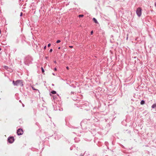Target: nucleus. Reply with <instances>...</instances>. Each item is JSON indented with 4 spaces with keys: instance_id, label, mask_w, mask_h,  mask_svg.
<instances>
[{
    "instance_id": "nucleus-1",
    "label": "nucleus",
    "mask_w": 156,
    "mask_h": 156,
    "mask_svg": "<svg viewBox=\"0 0 156 156\" xmlns=\"http://www.w3.org/2000/svg\"><path fill=\"white\" fill-rule=\"evenodd\" d=\"M87 120H90V122L92 123L95 122H98L99 121L98 119L94 117H91L90 119L83 120L80 123L81 128L83 129H85L87 128L86 126Z\"/></svg>"
},
{
    "instance_id": "nucleus-2",
    "label": "nucleus",
    "mask_w": 156,
    "mask_h": 156,
    "mask_svg": "<svg viewBox=\"0 0 156 156\" xmlns=\"http://www.w3.org/2000/svg\"><path fill=\"white\" fill-rule=\"evenodd\" d=\"M33 58L31 56H27L25 58L24 62L26 65L29 66L30 64L32 63Z\"/></svg>"
},
{
    "instance_id": "nucleus-3",
    "label": "nucleus",
    "mask_w": 156,
    "mask_h": 156,
    "mask_svg": "<svg viewBox=\"0 0 156 156\" xmlns=\"http://www.w3.org/2000/svg\"><path fill=\"white\" fill-rule=\"evenodd\" d=\"M12 83L14 86H19L21 87L23 85V80H18L16 81L13 80Z\"/></svg>"
},
{
    "instance_id": "nucleus-4",
    "label": "nucleus",
    "mask_w": 156,
    "mask_h": 156,
    "mask_svg": "<svg viewBox=\"0 0 156 156\" xmlns=\"http://www.w3.org/2000/svg\"><path fill=\"white\" fill-rule=\"evenodd\" d=\"M142 9L141 7L138 8L136 10V13L138 17H140L141 15Z\"/></svg>"
},
{
    "instance_id": "nucleus-5",
    "label": "nucleus",
    "mask_w": 156,
    "mask_h": 156,
    "mask_svg": "<svg viewBox=\"0 0 156 156\" xmlns=\"http://www.w3.org/2000/svg\"><path fill=\"white\" fill-rule=\"evenodd\" d=\"M96 106L93 108V109L99 110L101 106V105L99 101H97L96 102Z\"/></svg>"
},
{
    "instance_id": "nucleus-6",
    "label": "nucleus",
    "mask_w": 156,
    "mask_h": 156,
    "mask_svg": "<svg viewBox=\"0 0 156 156\" xmlns=\"http://www.w3.org/2000/svg\"><path fill=\"white\" fill-rule=\"evenodd\" d=\"M14 141V138L13 136H10L8 137L7 139L8 143L10 144L12 143Z\"/></svg>"
},
{
    "instance_id": "nucleus-7",
    "label": "nucleus",
    "mask_w": 156,
    "mask_h": 156,
    "mask_svg": "<svg viewBox=\"0 0 156 156\" xmlns=\"http://www.w3.org/2000/svg\"><path fill=\"white\" fill-rule=\"evenodd\" d=\"M23 130L21 128L17 130L16 133L17 135L18 136L21 135L23 133Z\"/></svg>"
},
{
    "instance_id": "nucleus-8",
    "label": "nucleus",
    "mask_w": 156,
    "mask_h": 156,
    "mask_svg": "<svg viewBox=\"0 0 156 156\" xmlns=\"http://www.w3.org/2000/svg\"><path fill=\"white\" fill-rule=\"evenodd\" d=\"M51 127H52L53 129V130H52V132L55 135L56 134H57L56 132L55 131L56 129V128L55 127V124L53 122L52 125L51 124Z\"/></svg>"
},
{
    "instance_id": "nucleus-9",
    "label": "nucleus",
    "mask_w": 156,
    "mask_h": 156,
    "mask_svg": "<svg viewBox=\"0 0 156 156\" xmlns=\"http://www.w3.org/2000/svg\"><path fill=\"white\" fill-rule=\"evenodd\" d=\"M88 104L87 103H85L82 106V107H85V106H86L87 107V108L85 109V110H86V111H88L90 110V109L89 107V105H87Z\"/></svg>"
},
{
    "instance_id": "nucleus-10",
    "label": "nucleus",
    "mask_w": 156,
    "mask_h": 156,
    "mask_svg": "<svg viewBox=\"0 0 156 156\" xmlns=\"http://www.w3.org/2000/svg\"><path fill=\"white\" fill-rule=\"evenodd\" d=\"M62 136V135L58 134H57L56 135L55 137V139L56 140H58Z\"/></svg>"
},
{
    "instance_id": "nucleus-11",
    "label": "nucleus",
    "mask_w": 156,
    "mask_h": 156,
    "mask_svg": "<svg viewBox=\"0 0 156 156\" xmlns=\"http://www.w3.org/2000/svg\"><path fill=\"white\" fill-rule=\"evenodd\" d=\"M56 94V91L55 90H52L50 92V93H49V95L50 96H52V94Z\"/></svg>"
},
{
    "instance_id": "nucleus-12",
    "label": "nucleus",
    "mask_w": 156,
    "mask_h": 156,
    "mask_svg": "<svg viewBox=\"0 0 156 156\" xmlns=\"http://www.w3.org/2000/svg\"><path fill=\"white\" fill-rule=\"evenodd\" d=\"M36 47V49L37 50V51H39V48H40L41 46L38 45H37V44H35L34 46V47Z\"/></svg>"
},
{
    "instance_id": "nucleus-13",
    "label": "nucleus",
    "mask_w": 156,
    "mask_h": 156,
    "mask_svg": "<svg viewBox=\"0 0 156 156\" xmlns=\"http://www.w3.org/2000/svg\"><path fill=\"white\" fill-rule=\"evenodd\" d=\"M94 21V22L97 24H99L97 20L95 18H93L92 19Z\"/></svg>"
},
{
    "instance_id": "nucleus-14",
    "label": "nucleus",
    "mask_w": 156,
    "mask_h": 156,
    "mask_svg": "<svg viewBox=\"0 0 156 156\" xmlns=\"http://www.w3.org/2000/svg\"><path fill=\"white\" fill-rule=\"evenodd\" d=\"M86 152V151H85L83 154H81L80 156H88L89 155V154L88 153L87 154V155H85Z\"/></svg>"
},
{
    "instance_id": "nucleus-15",
    "label": "nucleus",
    "mask_w": 156,
    "mask_h": 156,
    "mask_svg": "<svg viewBox=\"0 0 156 156\" xmlns=\"http://www.w3.org/2000/svg\"><path fill=\"white\" fill-rule=\"evenodd\" d=\"M145 104V101L144 100H142L140 102V104L141 105H143Z\"/></svg>"
},
{
    "instance_id": "nucleus-16",
    "label": "nucleus",
    "mask_w": 156,
    "mask_h": 156,
    "mask_svg": "<svg viewBox=\"0 0 156 156\" xmlns=\"http://www.w3.org/2000/svg\"><path fill=\"white\" fill-rule=\"evenodd\" d=\"M110 126V124L108 123L106 125L105 128H107V129H110L109 127Z\"/></svg>"
},
{
    "instance_id": "nucleus-17",
    "label": "nucleus",
    "mask_w": 156,
    "mask_h": 156,
    "mask_svg": "<svg viewBox=\"0 0 156 156\" xmlns=\"http://www.w3.org/2000/svg\"><path fill=\"white\" fill-rule=\"evenodd\" d=\"M156 107V104L154 103L151 106V108L153 109H154Z\"/></svg>"
},
{
    "instance_id": "nucleus-18",
    "label": "nucleus",
    "mask_w": 156,
    "mask_h": 156,
    "mask_svg": "<svg viewBox=\"0 0 156 156\" xmlns=\"http://www.w3.org/2000/svg\"><path fill=\"white\" fill-rule=\"evenodd\" d=\"M52 98H53V99L54 100H55V99L56 98V96L55 95H52V96H51Z\"/></svg>"
},
{
    "instance_id": "nucleus-19",
    "label": "nucleus",
    "mask_w": 156,
    "mask_h": 156,
    "mask_svg": "<svg viewBox=\"0 0 156 156\" xmlns=\"http://www.w3.org/2000/svg\"><path fill=\"white\" fill-rule=\"evenodd\" d=\"M69 127H70V128H74V129H77V127H76L73 126H72L71 125H69Z\"/></svg>"
},
{
    "instance_id": "nucleus-20",
    "label": "nucleus",
    "mask_w": 156,
    "mask_h": 156,
    "mask_svg": "<svg viewBox=\"0 0 156 156\" xmlns=\"http://www.w3.org/2000/svg\"><path fill=\"white\" fill-rule=\"evenodd\" d=\"M53 110L54 111H56L58 110L57 108H56V109H55V107L53 105Z\"/></svg>"
},
{
    "instance_id": "nucleus-21",
    "label": "nucleus",
    "mask_w": 156,
    "mask_h": 156,
    "mask_svg": "<svg viewBox=\"0 0 156 156\" xmlns=\"http://www.w3.org/2000/svg\"><path fill=\"white\" fill-rule=\"evenodd\" d=\"M32 88L33 90H37V92L38 93H39V91L37 89H35L34 87H32Z\"/></svg>"
},
{
    "instance_id": "nucleus-22",
    "label": "nucleus",
    "mask_w": 156,
    "mask_h": 156,
    "mask_svg": "<svg viewBox=\"0 0 156 156\" xmlns=\"http://www.w3.org/2000/svg\"><path fill=\"white\" fill-rule=\"evenodd\" d=\"M4 68L5 69L7 70L9 69V67L7 66H4Z\"/></svg>"
},
{
    "instance_id": "nucleus-23",
    "label": "nucleus",
    "mask_w": 156,
    "mask_h": 156,
    "mask_svg": "<svg viewBox=\"0 0 156 156\" xmlns=\"http://www.w3.org/2000/svg\"><path fill=\"white\" fill-rule=\"evenodd\" d=\"M44 57H45V58L47 59V60H48V56H47L46 55H45H45H44Z\"/></svg>"
},
{
    "instance_id": "nucleus-24",
    "label": "nucleus",
    "mask_w": 156,
    "mask_h": 156,
    "mask_svg": "<svg viewBox=\"0 0 156 156\" xmlns=\"http://www.w3.org/2000/svg\"><path fill=\"white\" fill-rule=\"evenodd\" d=\"M84 15L83 14H80L78 16L79 17H83Z\"/></svg>"
},
{
    "instance_id": "nucleus-25",
    "label": "nucleus",
    "mask_w": 156,
    "mask_h": 156,
    "mask_svg": "<svg viewBox=\"0 0 156 156\" xmlns=\"http://www.w3.org/2000/svg\"><path fill=\"white\" fill-rule=\"evenodd\" d=\"M71 86L73 87L74 88H75L76 87V86L74 85L73 84H72L71 85Z\"/></svg>"
},
{
    "instance_id": "nucleus-26",
    "label": "nucleus",
    "mask_w": 156,
    "mask_h": 156,
    "mask_svg": "<svg viewBox=\"0 0 156 156\" xmlns=\"http://www.w3.org/2000/svg\"><path fill=\"white\" fill-rule=\"evenodd\" d=\"M76 132H77V133H81L83 132V131H76Z\"/></svg>"
},
{
    "instance_id": "nucleus-27",
    "label": "nucleus",
    "mask_w": 156,
    "mask_h": 156,
    "mask_svg": "<svg viewBox=\"0 0 156 156\" xmlns=\"http://www.w3.org/2000/svg\"><path fill=\"white\" fill-rule=\"evenodd\" d=\"M41 69L42 73H44V69L42 67H41Z\"/></svg>"
},
{
    "instance_id": "nucleus-28",
    "label": "nucleus",
    "mask_w": 156,
    "mask_h": 156,
    "mask_svg": "<svg viewBox=\"0 0 156 156\" xmlns=\"http://www.w3.org/2000/svg\"><path fill=\"white\" fill-rule=\"evenodd\" d=\"M60 42H61V41L59 40H57L56 41V43H58Z\"/></svg>"
},
{
    "instance_id": "nucleus-29",
    "label": "nucleus",
    "mask_w": 156,
    "mask_h": 156,
    "mask_svg": "<svg viewBox=\"0 0 156 156\" xmlns=\"http://www.w3.org/2000/svg\"><path fill=\"white\" fill-rule=\"evenodd\" d=\"M94 32L93 30H92L90 31V35H92L93 34Z\"/></svg>"
},
{
    "instance_id": "nucleus-30",
    "label": "nucleus",
    "mask_w": 156,
    "mask_h": 156,
    "mask_svg": "<svg viewBox=\"0 0 156 156\" xmlns=\"http://www.w3.org/2000/svg\"><path fill=\"white\" fill-rule=\"evenodd\" d=\"M46 47H47V45H45V46L44 47V49H46Z\"/></svg>"
},
{
    "instance_id": "nucleus-31",
    "label": "nucleus",
    "mask_w": 156,
    "mask_h": 156,
    "mask_svg": "<svg viewBox=\"0 0 156 156\" xmlns=\"http://www.w3.org/2000/svg\"><path fill=\"white\" fill-rule=\"evenodd\" d=\"M23 15V13H22V12H21L20 13V16H22Z\"/></svg>"
},
{
    "instance_id": "nucleus-32",
    "label": "nucleus",
    "mask_w": 156,
    "mask_h": 156,
    "mask_svg": "<svg viewBox=\"0 0 156 156\" xmlns=\"http://www.w3.org/2000/svg\"><path fill=\"white\" fill-rule=\"evenodd\" d=\"M52 51H53L52 49L51 48L49 50V52H51Z\"/></svg>"
},
{
    "instance_id": "nucleus-33",
    "label": "nucleus",
    "mask_w": 156,
    "mask_h": 156,
    "mask_svg": "<svg viewBox=\"0 0 156 156\" xmlns=\"http://www.w3.org/2000/svg\"><path fill=\"white\" fill-rule=\"evenodd\" d=\"M53 136V134H51L50 135L49 134V137H51Z\"/></svg>"
},
{
    "instance_id": "nucleus-34",
    "label": "nucleus",
    "mask_w": 156,
    "mask_h": 156,
    "mask_svg": "<svg viewBox=\"0 0 156 156\" xmlns=\"http://www.w3.org/2000/svg\"><path fill=\"white\" fill-rule=\"evenodd\" d=\"M110 42L111 43H113V41H112V40H111V39H110Z\"/></svg>"
},
{
    "instance_id": "nucleus-35",
    "label": "nucleus",
    "mask_w": 156,
    "mask_h": 156,
    "mask_svg": "<svg viewBox=\"0 0 156 156\" xmlns=\"http://www.w3.org/2000/svg\"><path fill=\"white\" fill-rule=\"evenodd\" d=\"M58 109L60 111H62L63 110L62 108H61V109L58 108Z\"/></svg>"
},
{
    "instance_id": "nucleus-36",
    "label": "nucleus",
    "mask_w": 156,
    "mask_h": 156,
    "mask_svg": "<svg viewBox=\"0 0 156 156\" xmlns=\"http://www.w3.org/2000/svg\"><path fill=\"white\" fill-rule=\"evenodd\" d=\"M54 70L55 71H56L57 70V68L56 67L54 69Z\"/></svg>"
},
{
    "instance_id": "nucleus-37",
    "label": "nucleus",
    "mask_w": 156,
    "mask_h": 156,
    "mask_svg": "<svg viewBox=\"0 0 156 156\" xmlns=\"http://www.w3.org/2000/svg\"><path fill=\"white\" fill-rule=\"evenodd\" d=\"M113 35H111V38H113Z\"/></svg>"
},
{
    "instance_id": "nucleus-38",
    "label": "nucleus",
    "mask_w": 156,
    "mask_h": 156,
    "mask_svg": "<svg viewBox=\"0 0 156 156\" xmlns=\"http://www.w3.org/2000/svg\"><path fill=\"white\" fill-rule=\"evenodd\" d=\"M70 150H73V148L72 147H70Z\"/></svg>"
},
{
    "instance_id": "nucleus-39",
    "label": "nucleus",
    "mask_w": 156,
    "mask_h": 156,
    "mask_svg": "<svg viewBox=\"0 0 156 156\" xmlns=\"http://www.w3.org/2000/svg\"><path fill=\"white\" fill-rule=\"evenodd\" d=\"M154 6L156 8V2H155L154 3Z\"/></svg>"
},
{
    "instance_id": "nucleus-40",
    "label": "nucleus",
    "mask_w": 156,
    "mask_h": 156,
    "mask_svg": "<svg viewBox=\"0 0 156 156\" xmlns=\"http://www.w3.org/2000/svg\"><path fill=\"white\" fill-rule=\"evenodd\" d=\"M66 69H69V67H68V66H67V67H66Z\"/></svg>"
},
{
    "instance_id": "nucleus-41",
    "label": "nucleus",
    "mask_w": 156,
    "mask_h": 156,
    "mask_svg": "<svg viewBox=\"0 0 156 156\" xmlns=\"http://www.w3.org/2000/svg\"><path fill=\"white\" fill-rule=\"evenodd\" d=\"M69 47L70 48H72L73 47V46H69Z\"/></svg>"
},
{
    "instance_id": "nucleus-42",
    "label": "nucleus",
    "mask_w": 156,
    "mask_h": 156,
    "mask_svg": "<svg viewBox=\"0 0 156 156\" xmlns=\"http://www.w3.org/2000/svg\"><path fill=\"white\" fill-rule=\"evenodd\" d=\"M76 139H77V138H74V140H75V142H76Z\"/></svg>"
},
{
    "instance_id": "nucleus-43",
    "label": "nucleus",
    "mask_w": 156,
    "mask_h": 156,
    "mask_svg": "<svg viewBox=\"0 0 156 156\" xmlns=\"http://www.w3.org/2000/svg\"><path fill=\"white\" fill-rule=\"evenodd\" d=\"M108 143L107 142H105V144L106 145H107V144H108Z\"/></svg>"
},
{
    "instance_id": "nucleus-44",
    "label": "nucleus",
    "mask_w": 156,
    "mask_h": 156,
    "mask_svg": "<svg viewBox=\"0 0 156 156\" xmlns=\"http://www.w3.org/2000/svg\"><path fill=\"white\" fill-rule=\"evenodd\" d=\"M46 45L47 46V47H48V48H49V44H47V45Z\"/></svg>"
},
{
    "instance_id": "nucleus-45",
    "label": "nucleus",
    "mask_w": 156,
    "mask_h": 156,
    "mask_svg": "<svg viewBox=\"0 0 156 156\" xmlns=\"http://www.w3.org/2000/svg\"><path fill=\"white\" fill-rule=\"evenodd\" d=\"M88 153H89L88 152H87L86 153L85 155H87V154Z\"/></svg>"
},
{
    "instance_id": "nucleus-46",
    "label": "nucleus",
    "mask_w": 156,
    "mask_h": 156,
    "mask_svg": "<svg viewBox=\"0 0 156 156\" xmlns=\"http://www.w3.org/2000/svg\"><path fill=\"white\" fill-rule=\"evenodd\" d=\"M54 62L55 63H56V61L55 60L54 61Z\"/></svg>"
},
{
    "instance_id": "nucleus-47",
    "label": "nucleus",
    "mask_w": 156,
    "mask_h": 156,
    "mask_svg": "<svg viewBox=\"0 0 156 156\" xmlns=\"http://www.w3.org/2000/svg\"><path fill=\"white\" fill-rule=\"evenodd\" d=\"M52 74L53 75H55V73H52Z\"/></svg>"
},
{
    "instance_id": "nucleus-48",
    "label": "nucleus",
    "mask_w": 156,
    "mask_h": 156,
    "mask_svg": "<svg viewBox=\"0 0 156 156\" xmlns=\"http://www.w3.org/2000/svg\"><path fill=\"white\" fill-rule=\"evenodd\" d=\"M58 49H60V47H58Z\"/></svg>"
},
{
    "instance_id": "nucleus-49",
    "label": "nucleus",
    "mask_w": 156,
    "mask_h": 156,
    "mask_svg": "<svg viewBox=\"0 0 156 156\" xmlns=\"http://www.w3.org/2000/svg\"><path fill=\"white\" fill-rule=\"evenodd\" d=\"M22 105H23V107H24V105L23 104Z\"/></svg>"
},
{
    "instance_id": "nucleus-50",
    "label": "nucleus",
    "mask_w": 156,
    "mask_h": 156,
    "mask_svg": "<svg viewBox=\"0 0 156 156\" xmlns=\"http://www.w3.org/2000/svg\"><path fill=\"white\" fill-rule=\"evenodd\" d=\"M134 58H137V57H134Z\"/></svg>"
},
{
    "instance_id": "nucleus-51",
    "label": "nucleus",
    "mask_w": 156,
    "mask_h": 156,
    "mask_svg": "<svg viewBox=\"0 0 156 156\" xmlns=\"http://www.w3.org/2000/svg\"><path fill=\"white\" fill-rule=\"evenodd\" d=\"M52 86H54V84H52Z\"/></svg>"
},
{
    "instance_id": "nucleus-52",
    "label": "nucleus",
    "mask_w": 156,
    "mask_h": 156,
    "mask_svg": "<svg viewBox=\"0 0 156 156\" xmlns=\"http://www.w3.org/2000/svg\"><path fill=\"white\" fill-rule=\"evenodd\" d=\"M51 46V44L49 43V47Z\"/></svg>"
},
{
    "instance_id": "nucleus-53",
    "label": "nucleus",
    "mask_w": 156,
    "mask_h": 156,
    "mask_svg": "<svg viewBox=\"0 0 156 156\" xmlns=\"http://www.w3.org/2000/svg\"><path fill=\"white\" fill-rule=\"evenodd\" d=\"M57 95L58 96H59V95L58 94H57Z\"/></svg>"
},
{
    "instance_id": "nucleus-54",
    "label": "nucleus",
    "mask_w": 156,
    "mask_h": 156,
    "mask_svg": "<svg viewBox=\"0 0 156 156\" xmlns=\"http://www.w3.org/2000/svg\"><path fill=\"white\" fill-rule=\"evenodd\" d=\"M19 102H21V100H19Z\"/></svg>"
},
{
    "instance_id": "nucleus-55",
    "label": "nucleus",
    "mask_w": 156,
    "mask_h": 156,
    "mask_svg": "<svg viewBox=\"0 0 156 156\" xmlns=\"http://www.w3.org/2000/svg\"><path fill=\"white\" fill-rule=\"evenodd\" d=\"M74 4L75 5H76V4L75 2H74Z\"/></svg>"
},
{
    "instance_id": "nucleus-56",
    "label": "nucleus",
    "mask_w": 156,
    "mask_h": 156,
    "mask_svg": "<svg viewBox=\"0 0 156 156\" xmlns=\"http://www.w3.org/2000/svg\"><path fill=\"white\" fill-rule=\"evenodd\" d=\"M128 37H127V38H126V40H127V39H128Z\"/></svg>"
},
{
    "instance_id": "nucleus-57",
    "label": "nucleus",
    "mask_w": 156,
    "mask_h": 156,
    "mask_svg": "<svg viewBox=\"0 0 156 156\" xmlns=\"http://www.w3.org/2000/svg\"><path fill=\"white\" fill-rule=\"evenodd\" d=\"M49 118L51 119V117H50V116H49Z\"/></svg>"
},
{
    "instance_id": "nucleus-58",
    "label": "nucleus",
    "mask_w": 156,
    "mask_h": 156,
    "mask_svg": "<svg viewBox=\"0 0 156 156\" xmlns=\"http://www.w3.org/2000/svg\"><path fill=\"white\" fill-rule=\"evenodd\" d=\"M49 0V2H51V0Z\"/></svg>"
},
{
    "instance_id": "nucleus-59",
    "label": "nucleus",
    "mask_w": 156,
    "mask_h": 156,
    "mask_svg": "<svg viewBox=\"0 0 156 156\" xmlns=\"http://www.w3.org/2000/svg\"><path fill=\"white\" fill-rule=\"evenodd\" d=\"M129 132H130V131H129Z\"/></svg>"
}]
</instances>
